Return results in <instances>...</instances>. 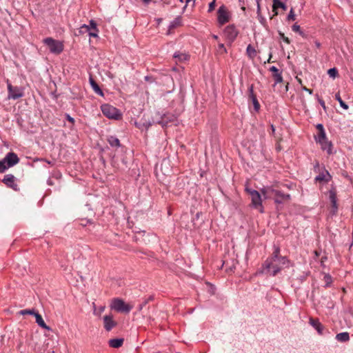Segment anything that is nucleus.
I'll return each instance as SVG.
<instances>
[{
    "instance_id": "f257e3e1",
    "label": "nucleus",
    "mask_w": 353,
    "mask_h": 353,
    "mask_svg": "<svg viewBox=\"0 0 353 353\" xmlns=\"http://www.w3.org/2000/svg\"><path fill=\"white\" fill-rule=\"evenodd\" d=\"M273 249L272 255L268 257L262 264L259 273L275 276L281 271L283 267L289 266L290 260L287 256H283L280 254V247L274 244Z\"/></svg>"
},
{
    "instance_id": "f03ea898",
    "label": "nucleus",
    "mask_w": 353,
    "mask_h": 353,
    "mask_svg": "<svg viewBox=\"0 0 353 353\" xmlns=\"http://www.w3.org/2000/svg\"><path fill=\"white\" fill-rule=\"evenodd\" d=\"M261 192L263 194L268 193L274 196V201L276 203L282 204L290 199V195L285 194L282 191L274 188L273 186H268L263 189Z\"/></svg>"
},
{
    "instance_id": "7ed1b4c3",
    "label": "nucleus",
    "mask_w": 353,
    "mask_h": 353,
    "mask_svg": "<svg viewBox=\"0 0 353 353\" xmlns=\"http://www.w3.org/2000/svg\"><path fill=\"white\" fill-rule=\"evenodd\" d=\"M245 191L249 193L251 196V206L254 208L259 210L261 213L264 212V208L262 205V199L260 193L255 190H252L250 188H245Z\"/></svg>"
},
{
    "instance_id": "20e7f679",
    "label": "nucleus",
    "mask_w": 353,
    "mask_h": 353,
    "mask_svg": "<svg viewBox=\"0 0 353 353\" xmlns=\"http://www.w3.org/2000/svg\"><path fill=\"white\" fill-rule=\"evenodd\" d=\"M110 307L111 310L118 312L129 313L132 309V306L125 303V301L119 298H114L112 300Z\"/></svg>"
},
{
    "instance_id": "39448f33",
    "label": "nucleus",
    "mask_w": 353,
    "mask_h": 353,
    "mask_svg": "<svg viewBox=\"0 0 353 353\" xmlns=\"http://www.w3.org/2000/svg\"><path fill=\"white\" fill-rule=\"evenodd\" d=\"M43 43L46 44L50 51V52L59 54L63 50V44L61 41L55 40L52 37H47L43 39Z\"/></svg>"
},
{
    "instance_id": "423d86ee",
    "label": "nucleus",
    "mask_w": 353,
    "mask_h": 353,
    "mask_svg": "<svg viewBox=\"0 0 353 353\" xmlns=\"http://www.w3.org/2000/svg\"><path fill=\"white\" fill-rule=\"evenodd\" d=\"M101 110L103 115L108 119L118 120L121 117L120 111L110 104H103L101 106Z\"/></svg>"
},
{
    "instance_id": "0eeeda50",
    "label": "nucleus",
    "mask_w": 353,
    "mask_h": 353,
    "mask_svg": "<svg viewBox=\"0 0 353 353\" xmlns=\"http://www.w3.org/2000/svg\"><path fill=\"white\" fill-rule=\"evenodd\" d=\"M7 88H8V98L9 99L17 100L24 96V89L22 87L19 86H13L9 81L7 80Z\"/></svg>"
},
{
    "instance_id": "6e6552de",
    "label": "nucleus",
    "mask_w": 353,
    "mask_h": 353,
    "mask_svg": "<svg viewBox=\"0 0 353 353\" xmlns=\"http://www.w3.org/2000/svg\"><path fill=\"white\" fill-rule=\"evenodd\" d=\"M231 18V14L227 8L222 5L217 10V21L220 26H223L229 22Z\"/></svg>"
},
{
    "instance_id": "1a4fd4ad",
    "label": "nucleus",
    "mask_w": 353,
    "mask_h": 353,
    "mask_svg": "<svg viewBox=\"0 0 353 353\" xmlns=\"http://www.w3.org/2000/svg\"><path fill=\"white\" fill-rule=\"evenodd\" d=\"M3 159L8 169L17 165L20 161L17 154L13 152L7 153Z\"/></svg>"
},
{
    "instance_id": "9d476101",
    "label": "nucleus",
    "mask_w": 353,
    "mask_h": 353,
    "mask_svg": "<svg viewBox=\"0 0 353 353\" xmlns=\"http://www.w3.org/2000/svg\"><path fill=\"white\" fill-rule=\"evenodd\" d=\"M16 178L12 174H6L2 179V182L10 188H12L14 191H19V188L17 183H16Z\"/></svg>"
},
{
    "instance_id": "9b49d317",
    "label": "nucleus",
    "mask_w": 353,
    "mask_h": 353,
    "mask_svg": "<svg viewBox=\"0 0 353 353\" xmlns=\"http://www.w3.org/2000/svg\"><path fill=\"white\" fill-rule=\"evenodd\" d=\"M176 119V115L170 112H166L161 116L160 120L157 121V123L161 125L162 127H165L170 123L175 122Z\"/></svg>"
},
{
    "instance_id": "f8f14e48",
    "label": "nucleus",
    "mask_w": 353,
    "mask_h": 353,
    "mask_svg": "<svg viewBox=\"0 0 353 353\" xmlns=\"http://www.w3.org/2000/svg\"><path fill=\"white\" fill-rule=\"evenodd\" d=\"M224 34L228 40L234 41L239 32L234 25H229L225 28Z\"/></svg>"
},
{
    "instance_id": "ddd939ff",
    "label": "nucleus",
    "mask_w": 353,
    "mask_h": 353,
    "mask_svg": "<svg viewBox=\"0 0 353 353\" xmlns=\"http://www.w3.org/2000/svg\"><path fill=\"white\" fill-rule=\"evenodd\" d=\"M103 320L104 329L107 332H110L117 325V321L114 320L113 316L112 314L105 315L103 318Z\"/></svg>"
},
{
    "instance_id": "4468645a",
    "label": "nucleus",
    "mask_w": 353,
    "mask_h": 353,
    "mask_svg": "<svg viewBox=\"0 0 353 353\" xmlns=\"http://www.w3.org/2000/svg\"><path fill=\"white\" fill-rule=\"evenodd\" d=\"M309 323L316 330L319 334L322 335L323 334L324 326L318 319L310 318Z\"/></svg>"
},
{
    "instance_id": "2eb2a0df",
    "label": "nucleus",
    "mask_w": 353,
    "mask_h": 353,
    "mask_svg": "<svg viewBox=\"0 0 353 353\" xmlns=\"http://www.w3.org/2000/svg\"><path fill=\"white\" fill-rule=\"evenodd\" d=\"M249 98L252 100L254 110L257 112L260 108V104L256 99V95L254 93V86L250 85L248 88Z\"/></svg>"
},
{
    "instance_id": "dca6fc26",
    "label": "nucleus",
    "mask_w": 353,
    "mask_h": 353,
    "mask_svg": "<svg viewBox=\"0 0 353 353\" xmlns=\"http://www.w3.org/2000/svg\"><path fill=\"white\" fill-rule=\"evenodd\" d=\"M318 143L320 144L321 148L323 150H325L329 155L333 154V152H332V148H333L332 143L330 141H329L327 139H325L323 141H321V142H318Z\"/></svg>"
},
{
    "instance_id": "f3484780",
    "label": "nucleus",
    "mask_w": 353,
    "mask_h": 353,
    "mask_svg": "<svg viewBox=\"0 0 353 353\" xmlns=\"http://www.w3.org/2000/svg\"><path fill=\"white\" fill-rule=\"evenodd\" d=\"M270 71L273 73L272 76L274 79L275 84L281 83L283 81L281 72H279V69L276 66L270 67Z\"/></svg>"
},
{
    "instance_id": "a211bd4d",
    "label": "nucleus",
    "mask_w": 353,
    "mask_h": 353,
    "mask_svg": "<svg viewBox=\"0 0 353 353\" xmlns=\"http://www.w3.org/2000/svg\"><path fill=\"white\" fill-rule=\"evenodd\" d=\"M107 141L112 148H119L121 146L119 139L115 136H109Z\"/></svg>"
},
{
    "instance_id": "6ab92c4d",
    "label": "nucleus",
    "mask_w": 353,
    "mask_h": 353,
    "mask_svg": "<svg viewBox=\"0 0 353 353\" xmlns=\"http://www.w3.org/2000/svg\"><path fill=\"white\" fill-rule=\"evenodd\" d=\"M124 339L123 338L112 339L109 340L108 344L110 347L113 348H119L123 345Z\"/></svg>"
},
{
    "instance_id": "aec40b11",
    "label": "nucleus",
    "mask_w": 353,
    "mask_h": 353,
    "mask_svg": "<svg viewBox=\"0 0 353 353\" xmlns=\"http://www.w3.org/2000/svg\"><path fill=\"white\" fill-rule=\"evenodd\" d=\"M332 176L327 170H325L315 177L316 181H329Z\"/></svg>"
},
{
    "instance_id": "412c9836",
    "label": "nucleus",
    "mask_w": 353,
    "mask_h": 353,
    "mask_svg": "<svg viewBox=\"0 0 353 353\" xmlns=\"http://www.w3.org/2000/svg\"><path fill=\"white\" fill-rule=\"evenodd\" d=\"M34 316H35V319H36V323L38 324L39 326H40L41 327L45 329V330H51V328L46 324L45 321H43V319L40 314L37 312L36 314L34 315Z\"/></svg>"
},
{
    "instance_id": "4be33fe9",
    "label": "nucleus",
    "mask_w": 353,
    "mask_h": 353,
    "mask_svg": "<svg viewBox=\"0 0 353 353\" xmlns=\"http://www.w3.org/2000/svg\"><path fill=\"white\" fill-rule=\"evenodd\" d=\"M273 1V6H272V9H273V11L275 12V14H278V12H276V10L278 8H281L282 10H286L288 7L287 6L281 2L280 0H272Z\"/></svg>"
},
{
    "instance_id": "5701e85b",
    "label": "nucleus",
    "mask_w": 353,
    "mask_h": 353,
    "mask_svg": "<svg viewBox=\"0 0 353 353\" xmlns=\"http://www.w3.org/2000/svg\"><path fill=\"white\" fill-rule=\"evenodd\" d=\"M173 57L177 60V61L183 62L189 59V55L181 52L180 51L175 52Z\"/></svg>"
},
{
    "instance_id": "b1692460",
    "label": "nucleus",
    "mask_w": 353,
    "mask_h": 353,
    "mask_svg": "<svg viewBox=\"0 0 353 353\" xmlns=\"http://www.w3.org/2000/svg\"><path fill=\"white\" fill-rule=\"evenodd\" d=\"M335 339L336 341L342 343H345L350 341V334L347 332H341L336 335Z\"/></svg>"
},
{
    "instance_id": "393cba45",
    "label": "nucleus",
    "mask_w": 353,
    "mask_h": 353,
    "mask_svg": "<svg viewBox=\"0 0 353 353\" xmlns=\"http://www.w3.org/2000/svg\"><path fill=\"white\" fill-rule=\"evenodd\" d=\"M90 83L91 87L92 88L94 91L99 95L103 97V92L102 90L100 88L99 85L92 77L90 78Z\"/></svg>"
},
{
    "instance_id": "a878e982",
    "label": "nucleus",
    "mask_w": 353,
    "mask_h": 353,
    "mask_svg": "<svg viewBox=\"0 0 353 353\" xmlns=\"http://www.w3.org/2000/svg\"><path fill=\"white\" fill-rule=\"evenodd\" d=\"M90 30V27L86 24L82 25L77 30L74 32L75 36H79L85 33H88Z\"/></svg>"
},
{
    "instance_id": "bb28decb",
    "label": "nucleus",
    "mask_w": 353,
    "mask_h": 353,
    "mask_svg": "<svg viewBox=\"0 0 353 353\" xmlns=\"http://www.w3.org/2000/svg\"><path fill=\"white\" fill-rule=\"evenodd\" d=\"M246 53L250 59H254L256 55V51L251 44L247 46Z\"/></svg>"
},
{
    "instance_id": "cd10ccee",
    "label": "nucleus",
    "mask_w": 353,
    "mask_h": 353,
    "mask_svg": "<svg viewBox=\"0 0 353 353\" xmlns=\"http://www.w3.org/2000/svg\"><path fill=\"white\" fill-rule=\"evenodd\" d=\"M335 99L339 103L340 106L344 110H347L348 109V105L342 100L340 93H336Z\"/></svg>"
},
{
    "instance_id": "c85d7f7f",
    "label": "nucleus",
    "mask_w": 353,
    "mask_h": 353,
    "mask_svg": "<svg viewBox=\"0 0 353 353\" xmlns=\"http://www.w3.org/2000/svg\"><path fill=\"white\" fill-rule=\"evenodd\" d=\"M329 199L330 202H334L335 201H337L336 191L334 187H332L329 190Z\"/></svg>"
},
{
    "instance_id": "c756f323",
    "label": "nucleus",
    "mask_w": 353,
    "mask_h": 353,
    "mask_svg": "<svg viewBox=\"0 0 353 353\" xmlns=\"http://www.w3.org/2000/svg\"><path fill=\"white\" fill-rule=\"evenodd\" d=\"M327 139L326 137L325 131L323 132H318L317 135L314 136V139L317 142H321V141H323L325 139Z\"/></svg>"
},
{
    "instance_id": "7c9ffc66",
    "label": "nucleus",
    "mask_w": 353,
    "mask_h": 353,
    "mask_svg": "<svg viewBox=\"0 0 353 353\" xmlns=\"http://www.w3.org/2000/svg\"><path fill=\"white\" fill-rule=\"evenodd\" d=\"M181 19L180 17L175 18L170 24L169 28L174 29L181 25Z\"/></svg>"
},
{
    "instance_id": "2f4dec72",
    "label": "nucleus",
    "mask_w": 353,
    "mask_h": 353,
    "mask_svg": "<svg viewBox=\"0 0 353 353\" xmlns=\"http://www.w3.org/2000/svg\"><path fill=\"white\" fill-rule=\"evenodd\" d=\"M327 74L332 79H335L339 76V72L336 68H330L327 70Z\"/></svg>"
},
{
    "instance_id": "473e14b6",
    "label": "nucleus",
    "mask_w": 353,
    "mask_h": 353,
    "mask_svg": "<svg viewBox=\"0 0 353 353\" xmlns=\"http://www.w3.org/2000/svg\"><path fill=\"white\" fill-rule=\"evenodd\" d=\"M37 313V312L34 310V309H32V310H30V309H26V310H20L19 312V314H21V315H26V314H30V315H35Z\"/></svg>"
},
{
    "instance_id": "72a5a7b5",
    "label": "nucleus",
    "mask_w": 353,
    "mask_h": 353,
    "mask_svg": "<svg viewBox=\"0 0 353 353\" xmlns=\"http://www.w3.org/2000/svg\"><path fill=\"white\" fill-rule=\"evenodd\" d=\"M279 37L280 38L286 43L288 44H290V40L289 39L288 37H285L284 33L281 32H279Z\"/></svg>"
},
{
    "instance_id": "f704fd0d",
    "label": "nucleus",
    "mask_w": 353,
    "mask_h": 353,
    "mask_svg": "<svg viewBox=\"0 0 353 353\" xmlns=\"http://www.w3.org/2000/svg\"><path fill=\"white\" fill-rule=\"evenodd\" d=\"M292 30L295 32H299L300 34H303V32L301 30V27L299 25L296 24V23H294L292 26Z\"/></svg>"
},
{
    "instance_id": "c9c22d12",
    "label": "nucleus",
    "mask_w": 353,
    "mask_h": 353,
    "mask_svg": "<svg viewBox=\"0 0 353 353\" xmlns=\"http://www.w3.org/2000/svg\"><path fill=\"white\" fill-rule=\"evenodd\" d=\"M6 170H8V168L6 167L3 159H2L0 161V173L4 172Z\"/></svg>"
},
{
    "instance_id": "e433bc0d",
    "label": "nucleus",
    "mask_w": 353,
    "mask_h": 353,
    "mask_svg": "<svg viewBox=\"0 0 353 353\" xmlns=\"http://www.w3.org/2000/svg\"><path fill=\"white\" fill-rule=\"evenodd\" d=\"M288 21H294L295 20V14L294 13L293 9L292 8L290 11V13L288 14L287 17Z\"/></svg>"
},
{
    "instance_id": "4c0bfd02",
    "label": "nucleus",
    "mask_w": 353,
    "mask_h": 353,
    "mask_svg": "<svg viewBox=\"0 0 353 353\" xmlns=\"http://www.w3.org/2000/svg\"><path fill=\"white\" fill-rule=\"evenodd\" d=\"M331 205L332 214H335L338 210L337 201H335L334 202H331Z\"/></svg>"
},
{
    "instance_id": "58836bf2",
    "label": "nucleus",
    "mask_w": 353,
    "mask_h": 353,
    "mask_svg": "<svg viewBox=\"0 0 353 353\" xmlns=\"http://www.w3.org/2000/svg\"><path fill=\"white\" fill-rule=\"evenodd\" d=\"M215 6H216V0H212L209 3L208 12H212L214 10Z\"/></svg>"
},
{
    "instance_id": "ea45409f",
    "label": "nucleus",
    "mask_w": 353,
    "mask_h": 353,
    "mask_svg": "<svg viewBox=\"0 0 353 353\" xmlns=\"http://www.w3.org/2000/svg\"><path fill=\"white\" fill-rule=\"evenodd\" d=\"M98 32H99V29H97V30H92V31L90 30L88 32V35L90 37H98Z\"/></svg>"
},
{
    "instance_id": "a19ab883",
    "label": "nucleus",
    "mask_w": 353,
    "mask_h": 353,
    "mask_svg": "<svg viewBox=\"0 0 353 353\" xmlns=\"http://www.w3.org/2000/svg\"><path fill=\"white\" fill-rule=\"evenodd\" d=\"M219 50L221 54L227 53V49L225 48L223 43L219 44Z\"/></svg>"
},
{
    "instance_id": "79ce46f5",
    "label": "nucleus",
    "mask_w": 353,
    "mask_h": 353,
    "mask_svg": "<svg viewBox=\"0 0 353 353\" xmlns=\"http://www.w3.org/2000/svg\"><path fill=\"white\" fill-rule=\"evenodd\" d=\"M88 26L90 27V30L98 29L97 27V23L92 19L90 21V25Z\"/></svg>"
},
{
    "instance_id": "37998d69",
    "label": "nucleus",
    "mask_w": 353,
    "mask_h": 353,
    "mask_svg": "<svg viewBox=\"0 0 353 353\" xmlns=\"http://www.w3.org/2000/svg\"><path fill=\"white\" fill-rule=\"evenodd\" d=\"M65 118H66V119H67L69 122L72 123V124H74V119L73 117H72L70 114H65Z\"/></svg>"
},
{
    "instance_id": "c03bdc74",
    "label": "nucleus",
    "mask_w": 353,
    "mask_h": 353,
    "mask_svg": "<svg viewBox=\"0 0 353 353\" xmlns=\"http://www.w3.org/2000/svg\"><path fill=\"white\" fill-rule=\"evenodd\" d=\"M316 129L318 130V132H323L325 131L323 125L321 123H318L316 126Z\"/></svg>"
},
{
    "instance_id": "a18cd8bd",
    "label": "nucleus",
    "mask_w": 353,
    "mask_h": 353,
    "mask_svg": "<svg viewBox=\"0 0 353 353\" xmlns=\"http://www.w3.org/2000/svg\"><path fill=\"white\" fill-rule=\"evenodd\" d=\"M148 303V300L144 301V302H143L142 304H141V305H139V311H141V310L143 309V307H144V306H145Z\"/></svg>"
},
{
    "instance_id": "49530a36",
    "label": "nucleus",
    "mask_w": 353,
    "mask_h": 353,
    "mask_svg": "<svg viewBox=\"0 0 353 353\" xmlns=\"http://www.w3.org/2000/svg\"><path fill=\"white\" fill-rule=\"evenodd\" d=\"M143 125L145 127L146 129H148L152 125V123L150 121L144 122Z\"/></svg>"
},
{
    "instance_id": "de8ad7c7",
    "label": "nucleus",
    "mask_w": 353,
    "mask_h": 353,
    "mask_svg": "<svg viewBox=\"0 0 353 353\" xmlns=\"http://www.w3.org/2000/svg\"><path fill=\"white\" fill-rule=\"evenodd\" d=\"M302 90L307 92L310 94H312V90L310 89L307 88L305 86L302 87Z\"/></svg>"
},
{
    "instance_id": "09e8293b",
    "label": "nucleus",
    "mask_w": 353,
    "mask_h": 353,
    "mask_svg": "<svg viewBox=\"0 0 353 353\" xmlns=\"http://www.w3.org/2000/svg\"><path fill=\"white\" fill-rule=\"evenodd\" d=\"M256 1L257 3V13L259 14L260 11H261L260 4H259L260 0H256Z\"/></svg>"
},
{
    "instance_id": "8fccbe9b",
    "label": "nucleus",
    "mask_w": 353,
    "mask_h": 353,
    "mask_svg": "<svg viewBox=\"0 0 353 353\" xmlns=\"http://www.w3.org/2000/svg\"><path fill=\"white\" fill-rule=\"evenodd\" d=\"M314 45L317 48H320L321 46V43L317 40L314 41Z\"/></svg>"
},
{
    "instance_id": "3c124183",
    "label": "nucleus",
    "mask_w": 353,
    "mask_h": 353,
    "mask_svg": "<svg viewBox=\"0 0 353 353\" xmlns=\"http://www.w3.org/2000/svg\"><path fill=\"white\" fill-rule=\"evenodd\" d=\"M319 103L321 104V105L323 108H325V102L323 99H319Z\"/></svg>"
},
{
    "instance_id": "603ef678",
    "label": "nucleus",
    "mask_w": 353,
    "mask_h": 353,
    "mask_svg": "<svg viewBox=\"0 0 353 353\" xmlns=\"http://www.w3.org/2000/svg\"><path fill=\"white\" fill-rule=\"evenodd\" d=\"M327 256H323L321 259V265L323 266V263L327 260Z\"/></svg>"
},
{
    "instance_id": "864d4df0",
    "label": "nucleus",
    "mask_w": 353,
    "mask_h": 353,
    "mask_svg": "<svg viewBox=\"0 0 353 353\" xmlns=\"http://www.w3.org/2000/svg\"><path fill=\"white\" fill-rule=\"evenodd\" d=\"M272 57V52H270L269 54V58L268 59V63H270L271 61Z\"/></svg>"
},
{
    "instance_id": "5fc2aeb1",
    "label": "nucleus",
    "mask_w": 353,
    "mask_h": 353,
    "mask_svg": "<svg viewBox=\"0 0 353 353\" xmlns=\"http://www.w3.org/2000/svg\"><path fill=\"white\" fill-rule=\"evenodd\" d=\"M314 254H315V256H316V257H318V256L320 255L319 252V251H317V250H315V251L314 252Z\"/></svg>"
},
{
    "instance_id": "6e6d98bb",
    "label": "nucleus",
    "mask_w": 353,
    "mask_h": 353,
    "mask_svg": "<svg viewBox=\"0 0 353 353\" xmlns=\"http://www.w3.org/2000/svg\"><path fill=\"white\" fill-rule=\"evenodd\" d=\"M271 130H272V134H274L275 132V128L273 125H271Z\"/></svg>"
},
{
    "instance_id": "4d7b16f0",
    "label": "nucleus",
    "mask_w": 353,
    "mask_h": 353,
    "mask_svg": "<svg viewBox=\"0 0 353 353\" xmlns=\"http://www.w3.org/2000/svg\"><path fill=\"white\" fill-rule=\"evenodd\" d=\"M104 309H105V307L103 306V307H100L99 308V312L101 313L104 311Z\"/></svg>"
},
{
    "instance_id": "13d9d810",
    "label": "nucleus",
    "mask_w": 353,
    "mask_h": 353,
    "mask_svg": "<svg viewBox=\"0 0 353 353\" xmlns=\"http://www.w3.org/2000/svg\"><path fill=\"white\" fill-rule=\"evenodd\" d=\"M48 184L50 185H52V180L51 179H48Z\"/></svg>"
},
{
    "instance_id": "bf43d9fd",
    "label": "nucleus",
    "mask_w": 353,
    "mask_h": 353,
    "mask_svg": "<svg viewBox=\"0 0 353 353\" xmlns=\"http://www.w3.org/2000/svg\"><path fill=\"white\" fill-rule=\"evenodd\" d=\"M152 0H143V1L145 3H148L151 1Z\"/></svg>"
},
{
    "instance_id": "052dcab7",
    "label": "nucleus",
    "mask_w": 353,
    "mask_h": 353,
    "mask_svg": "<svg viewBox=\"0 0 353 353\" xmlns=\"http://www.w3.org/2000/svg\"><path fill=\"white\" fill-rule=\"evenodd\" d=\"M213 38L215 39H218V36L217 35H214Z\"/></svg>"
},
{
    "instance_id": "680f3d73",
    "label": "nucleus",
    "mask_w": 353,
    "mask_h": 353,
    "mask_svg": "<svg viewBox=\"0 0 353 353\" xmlns=\"http://www.w3.org/2000/svg\"><path fill=\"white\" fill-rule=\"evenodd\" d=\"M152 299H153V298H152V296H150V297L148 298V299H147V300L149 301H150V300H152Z\"/></svg>"
},
{
    "instance_id": "e2e57ef3",
    "label": "nucleus",
    "mask_w": 353,
    "mask_h": 353,
    "mask_svg": "<svg viewBox=\"0 0 353 353\" xmlns=\"http://www.w3.org/2000/svg\"><path fill=\"white\" fill-rule=\"evenodd\" d=\"M192 0H185V3H188L189 2H190Z\"/></svg>"
},
{
    "instance_id": "0e129e2a",
    "label": "nucleus",
    "mask_w": 353,
    "mask_h": 353,
    "mask_svg": "<svg viewBox=\"0 0 353 353\" xmlns=\"http://www.w3.org/2000/svg\"><path fill=\"white\" fill-rule=\"evenodd\" d=\"M91 223V221H90V220H87V221H86V223Z\"/></svg>"
},
{
    "instance_id": "69168bd1",
    "label": "nucleus",
    "mask_w": 353,
    "mask_h": 353,
    "mask_svg": "<svg viewBox=\"0 0 353 353\" xmlns=\"http://www.w3.org/2000/svg\"><path fill=\"white\" fill-rule=\"evenodd\" d=\"M181 2H183V0H179Z\"/></svg>"
}]
</instances>
